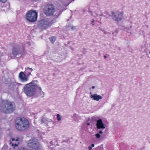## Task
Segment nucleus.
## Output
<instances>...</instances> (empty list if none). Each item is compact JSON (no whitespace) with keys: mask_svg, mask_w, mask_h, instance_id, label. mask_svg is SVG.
Here are the masks:
<instances>
[{"mask_svg":"<svg viewBox=\"0 0 150 150\" xmlns=\"http://www.w3.org/2000/svg\"><path fill=\"white\" fill-rule=\"evenodd\" d=\"M38 82L36 80L33 81L25 86L23 88L24 92L27 96L29 97L34 96L37 90L41 93H43L40 86L37 84Z\"/></svg>","mask_w":150,"mask_h":150,"instance_id":"nucleus-1","label":"nucleus"},{"mask_svg":"<svg viewBox=\"0 0 150 150\" xmlns=\"http://www.w3.org/2000/svg\"><path fill=\"white\" fill-rule=\"evenodd\" d=\"M24 46L21 44L14 43L13 45L12 51L10 55L11 58H19L25 54Z\"/></svg>","mask_w":150,"mask_h":150,"instance_id":"nucleus-2","label":"nucleus"},{"mask_svg":"<svg viewBox=\"0 0 150 150\" xmlns=\"http://www.w3.org/2000/svg\"><path fill=\"white\" fill-rule=\"evenodd\" d=\"M15 127L18 131H24L28 129L30 127L29 121L25 118L19 117L16 120Z\"/></svg>","mask_w":150,"mask_h":150,"instance_id":"nucleus-3","label":"nucleus"},{"mask_svg":"<svg viewBox=\"0 0 150 150\" xmlns=\"http://www.w3.org/2000/svg\"><path fill=\"white\" fill-rule=\"evenodd\" d=\"M15 109V105L14 103L8 100L2 101L0 105V110L6 114H9L13 112Z\"/></svg>","mask_w":150,"mask_h":150,"instance_id":"nucleus-4","label":"nucleus"},{"mask_svg":"<svg viewBox=\"0 0 150 150\" xmlns=\"http://www.w3.org/2000/svg\"><path fill=\"white\" fill-rule=\"evenodd\" d=\"M44 12L47 16H51L54 15L56 18H57L60 14V12L56 11L54 6L51 4H48L46 6Z\"/></svg>","mask_w":150,"mask_h":150,"instance_id":"nucleus-5","label":"nucleus"},{"mask_svg":"<svg viewBox=\"0 0 150 150\" xmlns=\"http://www.w3.org/2000/svg\"><path fill=\"white\" fill-rule=\"evenodd\" d=\"M27 145L29 148L34 150H39L42 147L38 139L35 138H31L28 141Z\"/></svg>","mask_w":150,"mask_h":150,"instance_id":"nucleus-6","label":"nucleus"},{"mask_svg":"<svg viewBox=\"0 0 150 150\" xmlns=\"http://www.w3.org/2000/svg\"><path fill=\"white\" fill-rule=\"evenodd\" d=\"M37 13L35 11L31 10L26 13V19L29 22H33L37 20Z\"/></svg>","mask_w":150,"mask_h":150,"instance_id":"nucleus-7","label":"nucleus"},{"mask_svg":"<svg viewBox=\"0 0 150 150\" xmlns=\"http://www.w3.org/2000/svg\"><path fill=\"white\" fill-rule=\"evenodd\" d=\"M52 24V22L49 20H42L38 22V25L40 28L45 29L48 28Z\"/></svg>","mask_w":150,"mask_h":150,"instance_id":"nucleus-8","label":"nucleus"},{"mask_svg":"<svg viewBox=\"0 0 150 150\" xmlns=\"http://www.w3.org/2000/svg\"><path fill=\"white\" fill-rule=\"evenodd\" d=\"M111 17L112 19L115 21H119L121 20L123 18V14L120 12L115 11L112 12Z\"/></svg>","mask_w":150,"mask_h":150,"instance_id":"nucleus-9","label":"nucleus"},{"mask_svg":"<svg viewBox=\"0 0 150 150\" xmlns=\"http://www.w3.org/2000/svg\"><path fill=\"white\" fill-rule=\"evenodd\" d=\"M19 77L20 79L23 82L26 81L28 80V77H27L25 73L23 71L20 73Z\"/></svg>","mask_w":150,"mask_h":150,"instance_id":"nucleus-10","label":"nucleus"},{"mask_svg":"<svg viewBox=\"0 0 150 150\" xmlns=\"http://www.w3.org/2000/svg\"><path fill=\"white\" fill-rule=\"evenodd\" d=\"M96 125L98 129H104L105 128V126L101 119H99L97 121Z\"/></svg>","mask_w":150,"mask_h":150,"instance_id":"nucleus-11","label":"nucleus"},{"mask_svg":"<svg viewBox=\"0 0 150 150\" xmlns=\"http://www.w3.org/2000/svg\"><path fill=\"white\" fill-rule=\"evenodd\" d=\"M91 98H92L93 100L98 101L100 99H101L103 98V97L99 95H98L97 94H94L93 95H91L90 96Z\"/></svg>","mask_w":150,"mask_h":150,"instance_id":"nucleus-12","label":"nucleus"},{"mask_svg":"<svg viewBox=\"0 0 150 150\" xmlns=\"http://www.w3.org/2000/svg\"><path fill=\"white\" fill-rule=\"evenodd\" d=\"M33 70V69L31 68L28 67H26L24 73L27 76L28 78L29 76L31 75V73Z\"/></svg>","mask_w":150,"mask_h":150,"instance_id":"nucleus-13","label":"nucleus"},{"mask_svg":"<svg viewBox=\"0 0 150 150\" xmlns=\"http://www.w3.org/2000/svg\"><path fill=\"white\" fill-rule=\"evenodd\" d=\"M11 140L13 141V142H10V144H11L12 146H18V144H19V143L18 142H17V143H15V142H16L18 141V139H15L13 138H12L11 139Z\"/></svg>","mask_w":150,"mask_h":150,"instance_id":"nucleus-14","label":"nucleus"},{"mask_svg":"<svg viewBox=\"0 0 150 150\" xmlns=\"http://www.w3.org/2000/svg\"><path fill=\"white\" fill-rule=\"evenodd\" d=\"M75 121H78L81 119V117L76 114H74L71 117Z\"/></svg>","mask_w":150,"mask_h":150,"instance_id":"nucleus-15","label":"nucleus"},{"mask_svg":"<svg viewBox=\"0 0 150 150\" xmlns=\"http://www.w3.org/2000/svg\"><path fill=\"white\" fill-rule=\"evenodd\" d=\"M49 39L51 42L53 43L56 40V38L54 36H51L50 38Z\"/></svg>","mask_w":150,"mask_h":150,"instance_id":"nucleus-16","label":"nucleus"},{"mask_svg":"<svg viewBox=\"0 0 150 150\" xmlns=\"http://www.w3.org/2000/svg\"><path fill=\"white\" fill-rule=\"evenodd\" d=\"M89 12L91 13V15L94 17H96L97 15V14L95 12H92L91 11H89Z\"/></svg>","mask_w":150,"mask_h":150,"instance_id":"nucleus-17","label":"nucleus"},{"mask_svg":"<svg viewBox=\"0 0 150 150\" xmlns=\"http://www.w3.org/2000/svg\"><path fill=\"white\" fill-rule=\"evenodd\" d=\"M47 121V119L45 118H43L41 119V122L43 123H46Z\"/></svg>","mask_w":150,"mask_h":150,"instance_id":"nucleus-18","label":"nucleus"},{"mask_svg":"<svg viewBox=\"0 0 150 150\" xmlns=\"http://www.w3.org/2000/svg\"><path fill=\"white\" fill-rule=\"evenodd\" d=\"M57 118L58 121H60L61 120V117L60 116L59 114H58L57 115Z\"/></svg>","mask_w":150,"mask_h":150,"instance_id":"nucleus-19","label":"nucleus"},{"mask_svg":"<svg viewBox=\"0 0 150 150\" xmlns=\"http://www.w3.org/2000/svg\"><path fill=\"white\" fill-rule=\"evenodd\" d=\"M95 136L98 139L100 137V135L99 133L96 134Z\"/></svg>","mask_w":150,"mask_h":150,"instance_id":"nucleus-20","label":"nucleus"},{"mask_svg":"<svg viewBox=\"0 0 150 150\" xmlns=\"http://www.w3.org/2000/svg\"><path fill=\"white\" fill-rule=\"evenodd\" d=\"M132 28V26H131L130 27V28ZM124 30H125L127 31L128 30H130V29L129 28H129L125 27L124 28Z\"/></svg>","mask_w":150,"mask_h":150,"instance_id":"nucleus-21","label":"nucleus"},{"mask_svg":"<svg viewBox=\"0 0 150 150\" xmlns=\"http://www.w3.org/2000/svg\"><path fill=\"white\" fill-rule=\"evenodd\" d=\"M105 34H110V33L109 32H107L106 31L104 30L103 32Z\"/></svg>","mask_w":150,"mask_h":150,"instance_id":"nucleus-22","label":"nucleus"},{"mask_svg":"<svg viewBox=\"0 0 150 150\" xmlns=\"http://www.w3.org/2000/svg\"><path fill=\"white\" fill-rule=\"evenodd\" d=\"M99 29L100 31H102L103 32L104 30L103 29L100 27H99Z\"/></svg>","mask_w":150,"mask_h":150,"instance_id":"nucleus-23","label":"nucleus"},{"mask_svg":"<svg viewBox=\"0 0 150 150\" xmlns=\"http://www.w3.org/2000/svg\"><path fill=\"white\" fill-rule=\"evenodd\" d=\"M7 0H0V1L2 3H5L6 1Z\"/></svg>","mask_w":150,"mask_h":150,"instance_id":"nucleus-24","label":"nucleus"},{"mask_svg":"<svg viewBox=\"0 0 150 150\" xmlns=\"http://www.w3.org/2000/svg\"><path fill=\"white\" fill-rule=\"evenodd\" d=\"M98 133H99L100 134H102L103 133V132L101 130L99 131L98 130Z\"/></svg>","mask_w":150,"mask_h":150,"instance_id":"nucleus-25","label":"nucleus"},{"mask_svg":"<svg viewBox=\"0 0 150 150\" xmlns=\"http://www.w3.org/2000/svg\"><path fill=\"white\" fill-rule=\"evenodd\" d=\"M53 141L54 142V143L55 144V143L57 142V140L56 139H54Z\"/></svg>","mask_w":150,"mask_h":150,"instance_id":"nucleus-26","label":"nucleus"},{"mask_svg":"<svg viewBox=\"0 0 150 150\" xmlns=\"http://www.w3.org/2000/svg\"><path fill=\"white\" fill-rule=\"evenodd\" d=\"M50 144L52 145H53L55 144L54 142L53 141V140L50 142Z\"/></svg>","mask_w":150,"mask_h":150,"instance_id":"nucleus-27","label":"nucleus"},{"mask_svg":"<svg viewBox=\"0 0 150 150\" xmlns=\"http://www.w3.org/2000/svg\"><path fill=\"white\" fill-rule=\"evenodd\" d=\"M88 149L90 150H91L92 149V147L89 146H88Z\"/></svg>","mask_w":150,"mask_h":150,"instance_id":"nucleus-28","label":"nucleus"},{"mask_svg":"<svg viewBox=\"0 0 150 150\" xmlns=\"http://www.w3.org/2000/svg\"><path fill=\"white\" fill-rule=\"evenodd\" d=\"M26 44H28V45H30V42H27V43H26Z\"/></svg>","mask_w":150,"mask_h":150,"instance_id":"nucleus-29","label":"nucleus"},{"mask_svg":"<svg viewBox=\"0 0 150 150\" xmlns=\"http://www.w3.org/2000/svg\"><path fill=\"white\" fill-rule=\"evenodd\" d=\"M100 15V16H105V17H106V16H104V15H103V14H101Z\"/></svg>","mask_w":150,"mask_h":150,"instance_id":"nucleus-30","label":"nucleus"},{"mask_svg":"<svg viewBox=\"0 0 150 150\" xmlns=\"http://www.w3.org/2000/svg\"><path fill=\"white\" fill-rule=\"evenodd\" d=\"M71 29H72V30H74V29H75V27H72L71 28Z\"/></svg>","mask_w":150,"mask_h":150,"instance_id":"nucleus-31","label":"nucleus"},{"mask_svg":"<svg viewBox=\"0 0 150 150\" xmlns=\"http://www.w3.org/2000/svg\"><path fill=\"white\" fill-rule=\"evenodd\" d=\"M91 146L92 147H94V145L93 144H91Z\"/></svg>","mask_w":150,"mask_h":150,"instance_id":"nucleus-32","label":"nucleus"},{"mask_svg":"<svg viewBox=\"0 0 150 150\" xmlns=\"http://www.w3.org/2000/svg\"><path fill=\"white\" fill-rule=\"evenodd\" d=\"M91 22L92 23H93L94 22V20H92Z\"/></svg>","mask_w":150,"mask_h":150,"instance_id":"nucleus-33","label":"nucleus"},{"mask_svg":"<svg viewBox=\"0 0 150 150\" xmlns=\"http://www.w3.org/2000/svg\"><path fill=\"white\" fill-rule=\"evenodd\" d=\"M92 88L93 89H94L95 88V87L94 86H93Z\"/></svg>","mask_w":150,"mask_h":150,"instance_id":"nucleus-34","label":"nucleus"},{"mask_svg":"<svg viewBox=\"0 0 150 150\" xmlns=\"http://www.w3.org/2000/svg\"><path fill=\"white\" fill-rule=\"evenodd\" d=\"M91 23V24L92 25H93V24L92 23Z\"/></svg>","mask_w":150,"mask_h":150,"instance_id":"nucleus-35","label":"nucleus"},{"mask_svg":"<svg viewBox=\"0 0 150 150\" xmlns=\"http://www.w3.org/2000/svg\"><path fill=\"white\" fill-rule=\"evenodd\" d=\"M104 58H107V57L106 56H104Z\"/></svg>","mask_w":150,"mask_h":150,"instance_id":"nucleus-36","label":"nucleus"},{"mask_svg":"<svg viewBox=\"0 0 150 150\" xmlns=\"http://www.w3.org/2000/svg\"><path fill=\"white\" fill-rule=\"evenodd\" d=\"M106 14H108V12H106Z\"/></svg>","mask_w":150,"mask_h":150,"instance_id":"nucleus-37","label":"nucleus"},{"mask_svg":"<svg viewBox=\"0 0 150 150\" xmlns=\"http://www.w3.org/2000/svg\"><path fill=\"white\" fill-rule=\"evenodd\" d=\"M87 124L88 125H90V124L89 123H88Z\"/></svg>","mask_w":150,"mask_h":150,"instance_id":"nucleus-38","label":"nucleus"},{"mask_svg":"<svg viewBox=\"0 0 150 150\" xmlns=\"http://www.w3.org/2000/svg\"><path fill=\"white\" fill-rule=\"evenodd\" d=\"M82 129H83V127L82 128Z\"/></svg>","mask_w":150,"mask_h":150,"instance_id":"nucleus-39","label":"nucleus"},{"mask_svg":"<svg viewBox=\"0 0 150 150\" xmlns=\"http://www.w3.org/2000/svg\"><path fill=\"white\" fill-rule=\"evenodd\" d=\"M146 27H148V25H147V26H146Z\"/></svg>","mask_w":150,"mask_h":150,"instance_id":"nucleus-40","label":"nucleus"},{"mask_svg":"<svg viewBox=\"0 0 150 150\" xmlns=\"http://www.w3.org/2000/svg\"><path fill=\"white\" fill-rule=\"evenodd\" d=\"M112 33V34H114V33H113H113Z\"/></svg>","mask_w":150,"mask_h":150,"instance_id":"nucleus-41","label":"nucleus"},{"mask_svg":"<svg viewBox=\"0 0 150 150\" xmlns=\"http://www.w3.org/2000/svg\"><path fill=\"white\" fill-rule=\"evenodd\" d=\"M149 53L150 54V51L149 52Z\"/></svg>","mask_w":150,"mask_h":150,"instance_id":"nucleus-42","label":"nucleus"}]
</instances>
